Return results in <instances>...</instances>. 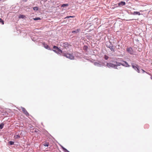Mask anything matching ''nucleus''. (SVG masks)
I'll return each instance as SVG.
<instances>
[{
    "mask_svg": "<svg viewBox=\"0 0 152 152\" xmlns=\"http://www.w3.org/2000/svg\"><path fill=\"white\" fill-rule=\"evenodd\" d=\"M121 65L127 67H129L130 66L126 61H124L122 63L116 62V64H115V69H118L119 68V67L118 66H120Z\"/></svg>",
    "mask_w": 152,
    "mask_h": 152,
    "instance_id": "nucleus-1",
    "label": "nucleus"
},
{
    "mask_svg": "<svg viewBox=\"0 0 152 152\" xmlns=\"http://www.w3.org/2000/svg\"><path fill=\"white\" fill-rule=\"evenodd\" d=\"M63 56L71 60H73L74 59V57L71 54L67 53H63Z\"/></svg>",
    "mask_w": 152,
    "mask_h": 152,
    "instance_id": "nucleus-2",
    "label": "nucleus"
},
{
    "mask_svg": "<svg viewBox=\"0 0 152 152\" xmlns=\"http://www.w3.org/2000/svg\"><path fill=\"white\" fill-rule=\"evenodd\" d=\"M132 66V67L138 73H140V70L138 68L139 66L137 64L133 63H131Z\"/></svg>",
    "mask_w": 152,
    "mask_h": 152,
    "instance_id": "nucleus-3",
    "label": "nucleus"
},
{
    "mask_svg": "<svg viewBox=\"0 0 152 152\" xmlns=\"http://www.w3.org/2000/svg\"><path fill=\"white\" fill-rule=\"evenodd\" d=\"M72 45L69 44L68 42H66L63 43V48L64 49L68 50L69 49L70 47H71Z\"/></svg>",
    "mask_w": 152,
    "mask_h": 152,
    "instance_id": "nucleus-4",
    "label": "nucleus"
},
{
    "mask_svg": "<svg viewBox=\"0 0 152 152\" xmlns=\"http://www.w3.org/2000/svg\"><path fill=\"white\" fill-rule=\"evenodd\" d=\"M126 3L125 1H121L118 4H115V8L118 7H121L124 5Z\"/></svg>",
    "mask_w": 152,
    "mask_h": 152,
    "instance_id": "nucleus-5",
    "label": "nucleus"
},
{
    "mask_svg": "<svg viewBox=\"0 0 152 152\" xmlns=\"http://www.w3.org/2000/svg\"><path fill=\"white\" fill-rule=\"evenodd\" d=\"M126 51L131 54H133L134 53V51L131 47L127 48L126 49Z\"/></svg>",
    "mask_w": 152,
    "mask_h": 152,
    "instance_id": "nucleus-6",
    "label": "nucleus"
},
{
    "mask_svg": "<svg viewBox=\"0 0 152 152\" xmlns=\"http://www.w3.org/2000/svg\"><path fill=\"white\" fill-rule=\"evenodd\" d=\"M22 111L23 113L27 116H29V113L26 109L23 107L22 108Z\"/></svg>",
    "mask_w": 152,
    "mask_h": 152,
    "instance_id": "nucleus-7",
    "label": "nucleus"
},
{
    "mask_svg": "<svg viewBox=\"0 0 152 152\" xmlns=\"http://www.w3.org/2000/svg\"><path fill=\"white\" fill-rule=\"evenodd\" d=\"M131 14H132L134 15H141V14L140 13V12H137V11H134L133 13H131Z\"/></svg>",
    "mask_w": 152,
    "mask_h": 152,
    "instance_id": "nucleus-8",
    "label": "nucleus"
},
{
    "mask_svg": "<svg viewBox=\"0 0 152 152\" xmlns=\"http://www.w3.org/2000/svg\"><path fill=\"white\" fill-rule=\"evenodd\" d=\"M107 65L109 68L113 67L114 66L113 64L111 63H107Z\"/></svg>",
    "mask_w": 152,
    "mask_h": 152,
    "instance_id": "nucleus-9",
    "label": "nucleus"
},
{
    "mask_svg": "<svg viewBox=\"0 0 152 152\" xmlns=\"http://www.w3.org/2000/svg\"><path fill=\"white\" fill-rule=\"evenodd\" d=\"M53 48L54 49H55L54 50H53V51L56 53V51L55 50H58L59 48L58 47L55 46H53Z\"/></svg>",
    "mask_w": 152,
    "mask_h": 152,
    "instance_id": "nucleus-10",
    "label": "nucleus"
},
{
    "mask_svg": "<svg viewBox=\"0 0 152 152\" xmlns=\"http://www.w3.org/2000/svg\"><path fill=\"white\" fill-rule=\"evenodd\" d=\"M44 47L47 49L48 50H50V48L49 46L47 44H45L44 45Z\"/></svg>",
    "mask_w": 152,
    "mask_h": 152,
    "instance_id": "nucleus-11",
    "label": "nucleus"
},
{
    "mask_svg": "<svg viewBox=\"0 0 152 152\" xmlns=\"http://www.w3.org/2000/svg\"><path fill=\"white\" fill-rule=\"evenodd\" d=\"M61 148L65 152H70L63 146H61Z\"/></svg>",
    "mask_w": 152,
    "mask_h": 152,
    "instance_id": "nucleus-12",
    "label": "nucleus"
},
{
    "mask_svg": "<svg viewBox=\"0 0 152 152\" xmlns=\"http://www.w3.org/2000/svg\"><path fill=\"white\" fill-rule=\"evenodd\" d=\"M25 17V15H20L19 16V18H24Z\"/></svg>",
    "mask_w": 152,
    "mask_h": 152,
    "instance_id": "nucleus-13",
    "label": "nucleus"
},
{
    "mask_svg": "<svg viewBox=\"0 0 152 152\" xmlns=\"http://www.w3.org/2000/svg\"><path fill=\"white\" fill-rule=\"evenodd\" d=\"M43 145L45 147H48L49 146V142H45Z\"/></svg>",
    "mask_w": 152,
    "mask_h": 152,
    "instance_id": "nucleus-14",
    "label": "nucleus"
},
{
    "mask_svg": "<svg viewBox=\"0 0 152 152\" xmlns=\"http://www.w3.org/2000/svg\"><path fill=\"white\" fill-rule=\"evenodd\" d=\"M4 125V124L3 123H1L0 124V129H1L3 128Z\"/></svg>",
    "mask_w": 152,
    "mask_h": 152,
    "instance_id": "nucleus-15",
    "label": "nucleus"
},
{
    "mask_svg": "<svg viewBox=\"0 0 152 152\" xmlns=\"http://www.w3.org/2000/svg\"><path fill=\"white\" fill-rule=\"evenodd\" d=\"M68 6V4H63L61 6V7H67Z\"/></svg>",
    "mask_w": 152,
    "mask_h": 152,
    "instance_id": "nucleus-16",
    "label": "nucleus"
},
{
    "mask_svg": "<svg viewBox=\"0 0 152 152\" xmlns=\"http://www.w3.org/2000/svg\"><path fill=\"white\" fill-rule=\"evenodd\" d=\"M109 47L110 48L111 50L112 51H113L114 50V47L113 46H109Z\"/></svg>",
    "mask_w": 152,
    "mask_h": 152,
    "instance_id": "nucleus-17",
    "label": "nucleus"
},
{
    "mask_svg": "<svg viewBox=\"0 0 152 152\" xmlns=\"http://www.w3.org/2000/svg\"><path fill=\"white\" fill-rule=\"evenodd\" d=\"M14 137L15 139H17L20 138V136L18 134L15 136Z\"/></svg>",
    "mask_w": 152,
    "mask_h": 152,
    "instance_id": "nucleus-18",
    "label": "nucleus"
},
{
    "mask_svg": "<svg viewBox=\"0 0 152 152\" xmlns=\"http://www.w3.org/2000/svg\"><path fill=\"white\" fill-rule=\"evenodd\" d=\"M33 9L34 10V11H37L38 10V7H34L33 8Z\"/></svg>",
    "mask_w": 152,
    "mask_h": 152,
    "instance_id": "nucleus-19",
    "label": "nucleus"
},
{
    "mask_svg": "<svg viewBox=\"0 0 152 152\" xmlns=\"http://www.w3.org/2000/svg\"><path fill=\"white\" fill-rule=\"evenodd\" d=\"M79 31V29H77V31H72V33H77V32H78Z\"/></svg>",
    "mask_w": 152,
    "mask_h": 152,
    "instance_id": "nucleus-20",
    "label": "nucleus"
},
{
    "mask_svg": "<svg viewBox=\"0 0 152 152\" xmlns=\"http://www.w3.org/2000/svg\"><path fill=\"white\" fill-rule=\"evenodd\" d=\"M1 23L2 25L4 24V21L1 18H0V23Z\"/></svg>",
    "mask_w": 152,
    "mask_h": 152,
    "instance_id": "nucleus-21",
    "label": "nucleus"
},
{
    "mask_svg": "<svg viewBox=\"0 0 152 152\" xmlns=\"http://www.w3.org/2000/svg\"><path fill=\"white\" fill-rule=\"evenodd\" d=\"M41 18H33V20H41Z\"/></svg>",
    "mask_w": 152,
    "mask_h": 152,
    "instance_id": "nucleus-22",
    "label": "nucleus"
},
{
    "mask_svg": "<svg viewBox=\"0 0 152 152\" xmlns=\"http://www.w3.org/2000/svg\"><path fill=\"white\" fill-rule=\"evenodd\" d=\"M9 143L10 145H13L14 144V142L10 141L9 142Z\"/></svg>",
    "mask_w": 152,
    "mask_h": 152,
    "instance_id": "nucleus-23",
    "label": "nucleus"
},
{
    "mask_svg": "<svg viewBox=\"0 0 152 152\" xmlns=\"http://www.w3.org/2000/svg\"><path fill=\"white\" fill-rule=\"evenodd\" d=\"M58 51H59V52H60L61 53H62V54H63V53H64L63 52V51L61 50L60 49L58 48Z\"/></svg>",
    "mask_w": 152,
    "mask_h": 152,
    "instance_id": "nucleus-24",
    "label": "nucleus"
},
{
    "mask_svg": "<svg viewBox=\"0 0 152 152\" xmlns=\"http://www.w3.org/2000/svg\"><path fill=\"white\" fill-rule=\"evenodd\" d=\"M104 58L106 60H107L109 58V57L105 55L104 57Z\"/></svg>",
    "mask_w": 152,
    "mask_h": 152,
    "instance_id": "nucleus-25",
    "label": "nucleus"
},
{
    "mask_svg": "<svg viewBox=\"0 0 152 152\" xmlns=\"http://www.w3.org/2000/svg\"><path fill=\"white\" fill-rule=\"evenodd\" d=\"M33 130H34V132H37L39 131V130L37 129H33Z\"/></svg>",
    "mask_w": 152,
    "mask_h": 152,
    "instance_id": "nucleus-26",
    "label": "nucleus"
},
{
    "mask_svg": "<svg viewBox=\"0 0 152 152\" xmlns=\"http://www.w3.org/2000/svg\"><path fill=\"white\" fill-rule=\"evenodd\" d=\"M95 65L97 64V65L98 66H100V64H99L98 63H95Z\"/></svg>",
    "mask_w": 152,
    "mask_h": 152,
    "instance_id": "nucleus-27",
    "label": "nucleus"
},
{
    "mask_svg": "<svg viewBox=\"0 0 152 152\" xmlns=\"http://www.w3.org/2000/svg\"><path fill=\"white\" fill-rule=\"evenodd\" d=\"M69 18V16H67L66 17H65L64 18L66 19V18Z\"/></svg>",
    "mask_w": 152,
    "mask_h": 152,
    "instance_id": "nucleus-28",
    "label": "nucleus"
},
{
    "mask_svg": "<svg viewBox=\"0 0 152 152\" xmlns=\"http://www.w3.org/2000/svg\"><path fill=\"white\" fill-rule=\"evenodd\" d=\"M141 70H142L143 73L145 72V71L144 70L142 69Z\"/></svg>",
    "mask_w": 152,
    "mask_h": 152,
    "instance_id": "nucleus-29",
    "label": "nucleus"
},
{
    "mask_svg": "<svg viewBox=\"0 0 152 152\" xmlns=\"http://www.w3.org/2000/svg\"><path fill=\"white\" fill-rule=\"evenodd\" d=\"M115 48H118H118H119V45H118V47H117V46H116V47H115Z\"/></svg>",
    "mask_w": 152,
    "mask_h": 152,
    "instance_id": "nucleus-30",
    "label": "nucleus"
},
{
    "mask_svg": "<svg viewBox=\"0 0 152 152\" xmlns=\"http://www.w3.org/2000/svg\"><path fill=\"white\" fill-rule=\"evenodd\" d=\"M69 18H74V16H69Z\"/></svg>",
    "mask_w": 152,
    "mask_h": 152,
    "instance_id": "nucleus-31",
    "label": "nucleus"
},
{
    "mask_svg": "<svg viewBox=\"0 0 152 152\" xmlns=\"http://www.w3.org/2000/svg\"><path fill=\"white\" fill-rule=\"evenodd\" d=\"M23 1L26 2L27 0H23Z\"/></svg>",
    "mask_w": 152,
    "mask_h": 152,
    "instance_id": "nucleus-32",
    "label": "nucleus"
},
{
    "mask_svg": "<svg viewBox=\"0 0 152 152\" xmlns=\"http://www.w3.org/2000/svg\"><path fill=\"white\" fill-rule=\"evenodd\" d=\"M151 79H152V76L151 77Z\"/></svg>",
    "mask_w": 152,
    "mask_h": 152,
    "instance_id": "nucleus-33",
    "label": "nucleus"
},
{
    "mask_svg": "<svg viewBox=\"0 0 152 152\" xmlns=\"http://www.w3.org/2000/svg\"><path fill=\"white\" fill-rule=\"evenodd\" d=\"M45 1H47L48 0H45Z\"/></svg>",
    "mask_w": 152,
    "mask_h": 152,
    "instance_id": "nucleus-34",
    "label": "nucleus"
}]
</instances>
